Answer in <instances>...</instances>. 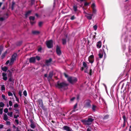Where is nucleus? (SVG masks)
Here are the masks:
<instances>
[{"label":"nucleus","mask_w":131,"mask_h":131,"mask_svg":"<svg viewBox=\"0 0 131 131\" xmlns=\"http://www.w3.org/2000/svg\"><path fill=\"white\" fill-rule=\"evenodd\" d=\"M68 81L71 84H73L78 81L77 78L75 77H69L68 78Z\"/></svg>","instance_id":"obj_4"},{"label":"nucleus","mask_w":131,"mask_h":131,"mask_svg":"<svg viewBox=\"0 0 131 131\" xmlns=\"http://www.w3.org/2000/svg\"><path fill=\"white\" fill-rule=\"evenodd\" d=\"M89 58L91 59H94V56L92 55L90 56Z\"/></svg>","instance_id":"obj_41"},{"label":"nucleus","mask_w":131,"mask_h":131,"mask_svg":"<svg viewBox=\"0 0 131 131\" xmlns=\"http://www.w3.org/2000/svg\"><path fill=\"white\" fill-rule=\"evenodd\" d=\"M23 93L24 95L25 96H27V91L26 90H25L23 92Z\"/></svg>","instance_id":"obj_38"},{"label":"nucleus","mask_w":131,"mask_h":131,"mask_svg":"<svg viewBox=\"0 0 131 131\" xmlns=\"http://www.w3.org/2000/svg\"><path fill=\"white\" fill-rule=\"evenodd\" d=\"M76 18V17H75L74 15L72 16L70 18V19L72 20H73Z\"/></svg>","instance_id":"obj_42"},{"label":"nucleus","mask_w":131,"mask_h":131,"mask_svg":"<svg viewBox=\"0 0 131 131\" xmlns=\"http://www.w3.org/2000/svg\"><path fill=\"white\" fill-rule=\"evenodd\" d=\"M73 10L74 11L76 12L77 10V6L75 5L73 6Z\"/></svg>","instance_id":"obj_31"},{"label":"nucleus","mask_w":131,"mask_h":131,"mask_svg":"<svg viewBox=\"0 0 131 131\" xmlns=\"http://www.w3.org/2000/svg\"><path fill=\"white\" fill-rule=\"evenodd\" d=\"M4 20V18L3 17H0V21H2Z\"/></svg>","instance_id":"obj_59"},{"label":"nucleus","mask_w":131,"mask_h":131,"mask_svg":"<svg viewBox=\"0 0 131 131\" xmlns=\"http://www.w3.org/2000/svg\"><path fill=\"white\" fill-rule=\"evenodd\" d=\"M2 96L4 100H6L5 95L2 94Z\"/></svg>","instance_id":"obj_60"},{"label":"nucleus","mask_w":131,"mask_h":131,"mask_svg":"<svg viewBox=\"0 0 131 131\" xmlns=\"http://www.w3.org/2000/svg\"><path fill=\"white\" fill-rule=\"evenodd\" d=\"M93 15H96V9H92V14Z\"/></svg>","instance_id":"obj_24"},{"label":"nucleus","mask_w":131,"mask_h":131,"mask_svg":"<svg viewBox=\"0 0 131 131\" xmlns=\"http://www.w3.org/2000/svg\"><path fill=\"white\" fill-rule=\"evenodd\" d=\"M8 94L9 96H13V94L11 92H8Z\"/></svg>","instance_id":"obj_39"},{"label":"nucleus","mask_w":131,"mask_h":131,"mask_svg":"<svg viewBox=\"0 0 131 131\" xmlns=\"http://www.w3.org/2000/svg\"><path fill=\"white\" fill-rule=\"evenodd\" d=\"M22 92L21 90L19 91L18 93V94L20 97H21L22 96Z\"/></svg>","instance_id":"obj_44"},{"label":"nucleus","mask_w":131,"mask_h":131,"mask_svg":"<svg viewBox=\"0 0 131 131\" xmlns=\"http://www.w3.org/2000/svg\"><path fill=\"white\" fill-rule=\"evenodd\" d=\"M1 89L2 91H5V88L4 85H2L1 86Z\"/></svg>","instance_id":"obj_32"},{"label":"nucleus","mask_w":131,"mask_h":131,"mask_svg":"<svg viewBox=\"0 0 131 131\" xmlns=\"http://www.w3.org/2000/svg\"><path fill=\"white\" fill-rule=\"evenodd\" d=\"M110 117V115H109L107 114L104 116L103 118V119L104 120H106L107 119L109 118Z\"/></svg>","instance_id":"obj_18"},{"label":"nucleus","mask_w":131,"mask_h":131,"mask_svg":"<svg viewBox=\"0 0 131 131\" xmlns=\"http://www.w3.org/2000/svg\"><path fill=\"white\" fill-rule=\"evenodd\" d=\"M77 104L76 103L75 104V105H74L73 108L74 109H75V108H76L77 106Z\"/></svg>","instance_id":"obj_58"},{"label":"nucleus","mask_w":131,"mask_h":131,"mask_svg":"<svg viewBox=\"0 0 131 131\" xmlns=\"http://www.w3.org/2000/svg\"><path fill=\"white\" fill-rule=\"evenodd\" d=\"M13 113L12 112H8L7 113V115L9 116L10 117H12L13 116Z\"/></svg>","instance_id":"obj_30"},{"label":"nucleus","mask_w":131,"mask_h":131,"mask_svg":"<svg viewBox=\"0 0 131 131\" xmlns=\"http://www.w3.org/2000/svg\"><path fill=\"white\" fill-rule=\"evenodd\" d=\"M32 33L34 35H38L40 33V32L38 31H32Z\"/></svg>","instance_id":"obj_19"},{"label":"nucleus","mask_w":131,"mask_h":131,"mask_svg":"<svg viewBox=\"0 0 131 131\" xmlns=\"http://www.w3.org/2000/svg\"><path fill=\"white\" fill-rule=\"evenodd\" d=\"M97 26L96 25H94L93 26V28H94V30H96L97 29Z\"/></svg>","instance_id":"obj_40"},{"label":"nucleus","mask_w":131,"mask_h":131,"mask_svg":"<svg viewBox=\"0 0 131 131\" xmlns=\"http://www.w3.org/2000/svg\"><path fill=\"white\" fill-rule=\"evenodd\" d=\"M1 57L2 59H4L5 57V54H3L2 55Z\"/></svg>","instance_id":"obj_62"},{"label":"nucleus","mask_w":131,"mask_h":131,"mask_svg":"<svg viewBox=\"0 0 131 131\" xmlns=\"http://www.w3.org/2000/svg\"><path fill=\"white\" fill-rule=\"evenodd\" d=\"M7 75L8 78L11 77L12 76V73L10 71L8 70L7 71Z\"/></svg>","instance_id":"obj_16"},{"label":"nucleus","mask_w":131,"mask_h":131,"mask_svg":"<svg viewBox=\"0 0 131 131\" xmlns=\"http://www.w3.org/2000/svg\"><path fill=\"white\" fill-rule=\"evenodd\" d=\"M3 119L5 121H7L8 119V116L6 114H5L4 115Z\"/></svg>","instance_id":"obj_23"},{"label":"nucleus","mask_w":131,"mask_h":131,"mask_svg":"<svg viewBox=\"0 0 131 131\" xmlns=\"http://www.w3.org/2000/svg\"><path fill=\"white\" fill-rule=\"evenodd\" d=\"M94 119L91 118V117L89 116L87 120H83L81 121L85 125H90L94 121Z\"/></svg>","instance_id":"obj_2"},{"label":"nucleus","mask_w":131,"mask_h":131,"mask_svg":"<svg viewBox=\"0 0 131 131\" xmlns=\"http://www.w3.org/2000/svg\"><path fill=\"white\" fill-rule=\"evenodd\" d=\"M5 15L4 16V19L7 18L8 17L9 15L8 14L6 13V14H5Z\"/></svg>","instance_id":"obj_33"},{"label":"nucleus","mask_w":131,"mask_h":131,"mask_svg":"<svg viewBox=\"0 0 131 131\" xmlns=\"http://www.w3.org/2000/svg\"><path fill=\"white\" fill-rule=\"evenodd\" d=\"M10 123L9 121L6 122V125H10Z\"/></svg>","instance_id":"obj_55"},{"label":"nucleus","mask_w":131,"mask_h":131,"mask_svg":"<svg viewBox=\"0 0 131 131\" xmlns=\"http://www.w3.org/2000/svg\"><path fill=\"white\" fill-rule=\"evenodd\" d=\"M46 45L47 47L49 48H50L53 47V41L50 40L46 41Z\"/></svg>","instance_id":"obj_6"},{"label":"nucleus","mask_w":131,"mask_h":131,"mask_svg":"<svg viewBox=\"0 0 131 131\" xmlns=\"http://www.w3.org/2000/svg\"><path fill=\"white\" fill-rule=\"evenodd\" d=\"M19 116V114H17V115H14V118L15 119H17L18 117Z\"/></svg>","instance_id":"obj_37"},{"label":"nucleus","mask_w":131,"mask_h":131,"mask_svg":"<svg viewBox=\"0 0 131 131\" xmlns=\"http://www.w3.org/2000/svg\"><path fill=\"white\" fill-rule=\"evenodd\" d=\"M10 61L9 60H8L6 62L5 64H6L7 65L9 63Z\"/></svg>","instance_id":"obj_64"},{"label":"nucleus","mask_w":131,"mask_h":131,"mask_svg":"<svg viewBox=\"0 0 131 131\" xmlns=\"http://www.w3.org/2000/svg\"><path fill=\"white\" fill-rule=\"evenodd\" d=\"M89 4H90L89 3L86 2L84 4V6H88L89 5Z\"/></svg>","instance_id":"obj_50"},{"label":"nucleus","mask_w":131,"mask_h":131,"mask_svg":"<svg viewBox=\"0 0 131 131\" xmlns=\"http://www.w3.org/2000/svg\"><path fill=\"white\" fill-rule=\"evenodd\" d=\"M14 110L15 111V114H19L20 113L19 112V110L17 109H14Z\"/></svg>","instance_id":"obj_28"},{"label":"nucleus","mask_w":131,"mask_h":131,"mask_svg":"<svg viewBox=\"0 0 131 131\" xmlns=\"http://www.w3.org/2000/svg\"><path fill=\"white\" fill-rule=\"evenodd\" d=\"M92 69H90V72H89V74L90 75H92Z\"/></svg>","instance_id":"obj_53"},{"label":"nucleus","mask_w":131,"mask_h":131,"mask_svg":"<svg viewBox=\"0 0 131 131\" xmlns=\"http://www.w3.org/2000/svg\"><path fill=\"white\" fill-rule=\"evenodd\" d=\"M98 55L100 58H102L103 56V53H99L98 54Z\"/></svg>","instance_id":"obj_29"},{"label":"nucleus","mask_w":131,"mask_h":131,"mask_svg":"<svg viewBox=\"0 0 131 131\" xmlns=\"http://www.w3.org/2000/svg\"><path fill=\"white\" fill-rule=\"evenodd\" d=\"M36 58L38 61L39 60H40V57L38 56H36L35 58Z\"/></svg>","instance_id":"obj_47"},{"label":"nucleus","mask_w":131,"mask_h":131,"mask_svg":"<svg viewBox=\"0 0 131 131\" xmlns=\"http://www.w3.org/2000/svg\"><path fill=\"white\" fill-rule=\"evenodd\" d=\"M88 60L89 62L91 63H92L94 62V59H91L89 58Z\"/></svg>","instance_id":"obj_34"},{"label":"nucleus","mask_w":131,"mask_h":131,"mask_svg":"<svg viewBox=\"0 0 131 131\" xmlns=\"http://www.w3.org/2000/svg\"><path fill=\"white\" fill-rule=\"evenodd\" d=\"M91 101L89 99L85 100L84 102V107L86 108H90L91 107Z\"/></svg>","instance_id":"obj_3"},{"label":"nucleus","mask_w":131,"mask_h":131,"mask_svg":"<svg viewBox=\"0 0 131 131\" xmlns=\"http://www.w3.org/2000/svg\"><path fill=\"white\" fill-rule=\"evenodd\" d=\"M42 24L43 23L42 22L40 21L39 22L38 24L39 26L40 27L42 25Z\"/></svg>","instance_id":"obj_51"},{"label":"nucleus","mask_w":131,"mask_h":131,"mask_svg":"<svg viewBox=\"0 0 131 131\" xmlns=\"http://www.w3.org/2000/svg\"><path fill=\"white\" fill-rule=\"evenodd\" d=\"M30 126L32 128L34 129L35 128V126L34 124L32 122H31L30 124Z\"/></svg>","instance_id":"obj_26"},{"label":"nucleus","mask_w":131,"mask_h":131,"mask_svg":"<svg viewBox=\"0 0 131 131\" xmlns=\"http://www.w3.org/2000/svg\"><path fill=\"white\" fill-rule=\"evenodd\" d=\"M80 95L79 94H78L77 95V100H78L79 99Z\"/></svg>","instance_id":"obj_56"},{"label":"nucleus","mask_w":131,"mask_h":131,"mask_svg":"<svg viewBox=\"0 0 131 131\" xmlns=\"http://www.w3.org/2000/svg\"><path fill=\"white\" fill-rule=\"evenodd\" d=\"M84 72L87 73H89V70H88L87 68L84 70Z\"/></svg>","instance_id":"obj_57"},{"label":"nucleus","mask_w":131,"mask_h":131,"mask_svg":"<svg viewBox=\"0 0 131 131\" xmlns=\"http://www.w3.org/2000/svg\"><path fill=\"white\" fill-rule=\"evenodd\" d=\"M35 60L36 58L35 57H31L29 58V62L30 63H35Z\"/></svg>","instance_id":"obj_9"},{"label":"nucleus","mask_w":131,"mask_h":131,"mask_svg":"<svg viewBox=\"0 0 131 131\" xmlns=\"http://www.w3.org/2000/svg\"><path fill=\"white\" fill-rule=\"evenodd\" d=\"M2 70L4 71H6L8 70V68L6 66L2 68Z\"/></svg>","instance_id":"obj_21"},{"label":"nucleus","mask_w":131,"mask_h":131,"mask_svg":"<svg viewBox=\"0 0 131 131\" xmlns=\"http://www.w3.org/2000/svg\"><path fill=\"white\" fill-rule=\"evenodd\" d=\"M62 44L63 45H65L66 44V39L65 38H63L62 39Z\"/></svg>","instance_id":"obj_20"},{"label":"nucleus","mask_w":131,"mask_h":131,"mask_svg":"<svg viewBox=\"0 0 131 131\" xmlns=\"http://www.w3.org/2000/svg\"><path fill=\"white\" fill-rule=\"evenodd\" d=\"M52 61V59L51 58H49L48 60H46L45 61V63L46 65L50 62Z\"/></svg>","instance_id":"obj_17"},{"label":"nucleus","mask_w":131,"mask_h":131,"mask_svg":"<svg viewBox=\"0 0 131 131\" xmlns=\"http://www.w3.org/2000/svg\"><path fill=\"white\" fill-rule=\"evenodd\" d=\"M75 99V97H73L70 99V101H73Z\"/></svg>","instance_id":"obj_61"},{"label":"nucleus","mask_w":131,"mask_h":131,"mask_svg":"<svg viewBox=\"0 0 131 131\" xmlns=\"http://www.w3.org/2000/svg\"><path fill=\"white\" fill-rule=\"evenodd\" d=\"M14 108H17L18 107V105L17 103L15 104H14Z\"/></svg>","instance_id":"obj_48"},{"label":"nucleus","mask_w":131,"mask_h":131,"mask_svg":"<svg viewBox=\"0 0 131 131\" xmlns=\"http://www.w3.org/2000/svg\"><path fill=\"white\" fill-rule=\"evenodd\" d=\"M4 112L5 113H7L8 111V110L7 108H5L4 110Z\"/></svg>","instance_id":"obj_43"},{"label":"nucleus","mask_w":131,"mask_h":131,"mask_svg":"<svg viewBox=\"0 0 131 131\" xmlns=\"http://www.w3.org/2000/svg\"><path fill=\"white\" fill-rule=\"evenodd\" d=\"M95 3H93L91 5V7L92 9H95Z\"/></svg>","instance_id":"obj_35"},{"label":"nucleus","mask_w":131,"mask_h":131,"mask_svg":"<svg viewBox=\"0 0 131 131\" xmlns=\"http://www.w3.org/2000/svg\"><path fill=\"white\" fill-rule=\"evenodd\" d=\"M4 104L3 102H1L0 103V106L1 107H3L4 106Z\"/></svg>","instance_id":"obj_36"},{"label":"nucleus","mask_w":131,"mask_h":131,"mask_svg":"<svg viewBox=\"0 0 131 131\" xmlns=\"http://www.w3.org/2000/svg\"><path fill=\"white\" fill-rule=\"evenodd\" d=\"M68 84L65 82H60L59 81L57 82L56 87L59 89H63L67 87Z\"/></svg>","instance_id":"obj_1"},{"label":"nucleus","mask_w":131,"mask_h":131,"mask_svg":"<svg viewBox=\"0 0 131 131\" xmlns=\"http://www.w3.org/2000/svg\"><path fill=\"white\" fill-rule=\"evenodd\" d=\"M87 131H91V127L89 126L87 129Z\"/></svg>","instance_id":"obj_52"},{"label":"nucleus","mask_w":131,"mask_h":131,"mask_svg":"<svg viewBox=\"0 0 131 131\" xmlns=\"http://www.w3.org/2000/svg\"><path fill=\"white\" fill-rule=\"evenodd\" d=\"M53 71H51L50 72L49 76L48 77V79L49 81L50 80L52 79L53 75Z\"/></svg>","instance_id":"obj_10"},{"label":"nucleus","mask_w":131,"mask_h":131,"mask_svg":"<svg viewBox=\"0 0 131 131\" xmlns=\"http://www.w3.org/2000/svg\"><path fill=\"white\" fill-rule=\"evenodd\" d=\"M31 12L32 11L31 10H29L27 12L25 15V17L26 18H27V17L30 14Z\"/></svg>","instance_id":"obj_14"},{"label":"nucleus","mask_w":131,"mask_h":131,"mask_svg":"<svg viewBox=\"0 0 131 131\" xmlns=\"http://www.w3.org/2000/svg\"><path fill=\"white\" fill-rule=\"evenodd\" d=\"M9 104L10 106H12L13 105L12 101H9Z\"/></svg>","instance_id":"obj_46"},{"label":"nucleus","mask_w":131,"mask_h":131,"mask_svg":"<svg viewBox=\"0 0 131 131\" xmlns=\"http://www.w3.org/2000/svg\"><path fill=\"white\" fill-rule=\"evenodd\" d=\"M123 118L124 120V122H126V117L125 115H123Z\"/></svg>","instance_id":"obj_49"},{"label":"nucleus","mask_w":131,"mask_h":131,"mask_svg":"<svg viewBox=\"0 0 131 131\" xmlns=\"http://www.w3.org/2000/svg\"><path fill=\"white\" fill-rule=\"evenodd\" d=\"M56 52L58 56H60L61 54L62 53L60 48L58 45L56 46Z\"/></svg>","instance_id":"obj_7"},{"label":"nucleus","mask_w":131,"mask_h":131,"mask_svg":"<svg viewBox=\"0 0 131 131\" xmlns=\"http://www.w3.org/2000/svg\"><path fill=\"white\" fill-rule=\"evenodd\" d=\"M15 2H14V1L12 2V6L14 7V5H15Z\"/></svg>","instance_id":"obj_63"},{"label":"nucleus","mask_w":131,"mask_h":131,"mask_svg":"<svg viewBox=\"0 0 131 131\" xmlns=\"http://www.w3.org/2000/svg\"><path fill=\"white\" fill-rule=\"evenodd\" d=\"M29 19L30 21H31V20L34 21L35 19V17L34 16H30L29 17Z\"/></svg>","instance_id":"obj_25"},{"label":"nucleus","mask_w":131,"mask_h":131,"mask_svg":"<svg viewBox=\"0 0 131 131\" xmlns=\"http://www.w3.org/2000/svg\"><path fill=\"white\" fill-rule=\"evenodd\" d=\"M17 56V54L16 53H14L12 55L9 63L10 65H12L14 63V61L16 60Z\"/></svg>","instance_id":"obj_5"},{"label":"nucleus","mask_w":131,"mask_h":131,"mask_svg":"<svg viewBox=\"0 0 131 131\" xmlns=\"http://www.w3.org/2000/svg\"><path fill=\"white\" fill-rule=\"evenodd\" d=\"M22 43V41H18V42H17L16 43V45L17 46H20L21 45Z\"/></svg>","instance_id":"obj_27"},{"label":"nucleus","mask_w":131,"mask_h":131,"mask_svg":"<svg viewBox=\"0 0 131 131\" xmlns=\"http://www.w3.org/2000/svg\"><path fill=\"white\" fill-rule=\"evenodd\" d=\"M2 74L3 79L5 81L7 79L6 77L7 74L3 72L2 73Z\"/></svg>","instance_id":"obj_12"},{"label":"nucleus","mask_w":131,"mask_h":131,"mask_svg":"<svg viewBox=\"0 0 131 131\" xmlns=\"http://www.w3.org/2000/svg\"><path fill=\"white\" fill-rule=\"evenodd\" d=\"M87 14L88 15V16L86 15L85 16L87 19L89 20L91 19H92V16H93V14Z\"/></svg>","instance_id":"obj_11"},{"label":"nucleus","mask_w":131,"mask_h":131,"mask_svg":"<svg viewBox=\"0 0 131 131\" xmlns=\"http://www.w3.org/2000/svg\"><path fill=\"white\" fill-rule=\"evenodd\" d=\"M62 129L63 130L66 131H72V129L71 128L67 125L63 126Z\"/></svg>","instance_id":"obj_8"},{"label":"nucleus","mask_w":131,"mask_h":131,"mask_svg":"<svg viewBox=\"0 0 131 131\" xmlns=\"http://www.w3.org/2000/svg\"><path fill=\"white\" fill-rule=\"evenodd\" d=\"M83 65L84 68H86L87 67V64L85 62H83Z\"/></svg>","instance_id":"obj_45"},{"label":"nucleus","mask_w":131,"mask_h":131,"mask_svg":"<svg viewBox=\"0 0 131 131\" xmlns=\"http://www.w3.org/2000/svg\"><path fill=\"white\" fill-rule=\"evenodd\" d=\"M101 42L99 41L97 43L96 46L98 48H100L101 46Z\"/></svg>","instance_id":"obj_15"},{"label":"nucleus","mask_w":131,"mask_h":131,"mask_svg":"<svg viewBox=\"0 0 131 131\" xmlns=\"http://www.w3.org/2000/svg\"><path fill=\"white\" fill-rule=\"evenodd\" d=\"M15 122L16 123L17 125L19 124V122L18 121L17 119H15Z\"/></svg>","instance_id":"obj_54"},{"label":"nucleus","mask_w":131,"mask_h":131,"mask_svg":"<svg viewBox=\"0 0 131 131\" xmlns=\"http://www.w3.org/2000/svg\"><path fill=\"white\" fill-rule=\"evenodd\" d=\"M97 107V106L95 105H92V110L95 112L96 111V109Z\"/></svg>","instance_id":"obj_22"},{"label":"nucleus","mask_w":131,"mask_h":131,"mask_svg":"<svg viewBox=\"0 0 131 131\" xmlns=\"http://www.w3.org/2000/svg\"><path fill=\"white\" fill-rule=\"evenodd\" d=\"M38 103L41 107L43 106L42 101L41 99H39L38 100Z\"/></svg>","instance_id":"obj_13"}]
</instances>
